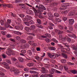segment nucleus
Masks as SVG:
<instances>
[{
	"mask_svg": "<svg viewBox=\"0 0 77 77\" xmlns=\"http://www.w3.org/2000/svg\"><path fill=\"white\" fill-rule=\"evenodd\" d=\"M61 55L65 59H67L68 58V56H67V55H66L65 54L63 53L61 54Z\"/></svg>",
	"mask_w": 77,
	"mask_h": 77,
	"instance_id": "12",
	"label": "nucleus"
},
{
	"mask_svg": "<svg viewBox=\"0 0 77 77\" xmlns=\"http://www.w3.org/2000/svg\"><path fill=\"white\" fill-rule=\"evenodd\" d=\"M36 26L37 27H39V28H41V29H43V26H42L41 25H40L39 26H38V25H37Z\"/></svg>",
	"mask_w": 77,
	"mask_h": 77,
	"instance_id": "56",
	"label": "nucleus"
},
{
	"mask_svg": "<svg viewBox=\"0 0 77 77\" xmlns=\"http://www.w3.org/2000/svg\"><path fill=\"white\" fill-rule=\"evenodd\" d=\"M4 75H5V73L1 72L0 73V77H5Z\"/></svg>",
	"mask_w": 77,
	"mask_h": 77,
	"instance_id": "30",
	"label": "nucleus"
},
{
	"mask_svg": "<svg viewBox=\"0 0 77 77\" xmlns=\"http://www.w3.org/2000/svg\"><path fill=\"white\" fill-rule=\"evenodd\" d=\"M74 23V20L73 19L69 20V23L70 25H72Z\"/></svg>",
	"mask_w": 77,
	"mask_h": 77,
	"instance_id": "6",
	"label": "nucleus"
},
{
	"mask_svg": "<svg viewBox=\"0 0 77 77\" xmlns=\"http://www.w3.org/2000/svg\"><path fill=\"white\" fill-rule=\"evenodd\" d=\"M10 70L11 72H14V74H18L19 73V70L18 69H16L14 68H10Z\"/></svg>",
	"mask_w": 77,
	"mask_h": 77,
	"instance_id": "4",
	"label": "nucleus"
},
{
	"mask_svg": "<svg viewBox=\"0 0 77 77\" xmlns=\"http://www.w3.org/2000/svg\"><path fill=\"white\" fill-rule=\"evenodd\" d=\"M54 72H55L57 74H60L61 73L60 71L57 70L53 68L51 69V70L49 71L50 74H53Z\"/></svg>",
	"mask_w": 77,
	"mask_h": 77,
	"instance_id": "2",
	"label": "nucleus"
},
{
	"mask_svg": "<svg viewBox=\"0 0 77 77\" xmlns=\"http://www.w3.org/2000/svg\"><path fill=\"white\" fill-rule=\"evenodd\" d=\"M19 15L20 17H21V18L24 17V15L23 14H20Z\"/></svg>",
	"mask_w": 77,
	"mask_h": 77,
	"instance_id": "46",
	"label": "nucleus"
},
{
	"mask_svg": "<svg viewBox=\"0 0 77 77\" xmlns=\"http://www.w3.org/2000/svg\"><path fill=\"white\" fill-rule=\"evenodd\" d=\"M48 15L49 16V17H52V14H51V13L50 12H48Z\"/></svg>",
	"mask_w": 77,
	"mask_h": 77,
	"instance_id": "55",
	"label": "nucleus"
},
{
	"mask_svg": "<svg viewBox=\"0 0 77 77\" xmlns=\"http://www.w3.org/2000/svg\"><path fill=\"white\" fill-rule=\"evenodd\" d=\"M0 30H5V28L3 27L2 26L0 27Z\"/></svg>",
	"mask_w": 77,
	"mask_h": 77,
	"instance_id": "64",
	"label": "nucleus"
},
{
	"mask_svg": "<svg viewBox=\"0 0 77 77\" xmlns=\"http://www.w3.org/2000/svg\"><path fill=\"white\" fill-rule=\"evenodd\" d=\"M75 13L72 11H70L69 13V16H72V15H74Z\"/></svg>",
	"mask_w": 77,
	"mask_h": 77,
	"instance_id": "17",
	"label": "nucleus"
},
{
	"mask_svg": "<svg viewBox=\"0 0 77 77\" xmlns=\"http://www.w3.org/2000/svg\"><path fill=\"white\" fill-rule=\"evenodd\" d=\"M35 12H36L37 13H38V14H39V15H42V13L41 12V11H40L39 10H37V11H35Z\"/></svg>",
	"mask_w": 77,
	"mask_h": 77,
	"instance_id": "36",
	"label": "nucleus"
},
{
	"mask_svg": "<svg viewBox=\"0 0 77 77\" xmlns=\"http://www.w3.org/2000/svg\"><path fill=\"white\" fill-rule=\"evenodd\" d=\"M17 33V32H14L16 34H17L18 35H21V33L20 32H17V33Z\"/></svg>",
	"mask_w": 77,
	"mask_h": 77,
	"instance_id": "54",
	"label": "nucleus"
},
{
	"mask_svg": "<svg viewBox=\"0 0 77 77\" xmlns=\"http://www.w3.org/2000/svg\"><path fill=\"white\" fill-rule=\"evenodd\" d=\"M11 15H12V17H16V15L15 14H14L12 12H11Z\"/></svg>",
	"mask_w": 77,
	"mask_h": 77,
	"instance_id": "59",
	"label": "nucleus"
},
{
	"mask_svg": "<svg viewBox=\"0 0 77 77\" xmlns=\"http://www.w3.org/2000/svg\"><path fill=\"white\" fill-rule=\"evenodd\" d=\"M12 5H7H7L6 6H7V7H8V8H12Z\"/></svg>",
	"mask_w": 77,
	"mask_h": 77,
	"instance_id": "49",
	"label": "nucleus"
},
{
	"mask_svg": "<svg viewBox=\"0 0 77 77\" xmlns=\"http://www.w3.org/2000/svg\"><path fill=\"white\" fill-rule=\"evenodd\" d=\"M60 69H63V67L62 66H60Z\"/></svg>",
	"mask_w": 77,
	"mask_h": 77,
	"instance_id": "63",
	"label": "nucleus"
},
{
	"mask_svg": "<svg viewBox=\"0 0 77 77\" xmlns=\"http://www.w3.org/2000/svg\"><path fill=\"white\" fill-rule=\"evenodd\" d=\"M69 12V10H66V11H63L62 12V14H68V12Z\"/></svg>",
	"mask_w": 77,
	"mask_h": 77,
	"instance_id": "23",
	"label": "nucleus"
},
{
	"mask_svg": "<svg viewBox=\"0 0 77 77\" xmlns=\"http://www.w3.org/2000/svg\"><path fill=\"white\" fill-rule=\"evenodd\" d=\"M77 38V36H76V35L75 34H73L72 35V39H75V38Z\"/></svg>",
	"mask_w": 77,
	"mask_h": 77,
	"instance_id": "45",
	"label": "nucleus"
},
{
	"mask_svg": "<svg viewBox=\"0 0 77 77\" xmlns=\"http://www.w3.org/2000/svg\"><path fill=\"white\" fill-rule=\"evenodd\" d=\"M70 72H72V73L75 74H76L77 73V71L75 70H70Z\"/></svg>",
	"mask_w": 77,
	"mask_h": 77,
	"instance_id": "16",
	"label": "nucleus"
},
{
	"mask_svg": "<svg viewBox=\"0 0 77 77\" xmlns=\"http://www.w3.org/2000/svg\"><path fill=\"white\" fill-rule=\"evenodd\" d=\"M61 62L63 63H66V60L65 59H63L61 60Z\"/></svg>",
	"mask_w": 77,
	"mask_h": 77,
	"instance_id": "29",
	"label": "nucleus"
},
{
	"mask_svg": "<svg viewBox=\"0 0 77 77\" xmlns=\"http://www.w3.org/2000/svg\"><path fill=\"white\" fill-rule=\"evenodd\" d=\"M25 30H26V31H27V32H30V28H29V27H27V26H26L25 27Z\"/></svg>",
	"mask_w": 77,
	"mask_h": 77,
	"instance_id": "15",
	"label": "nucleus"
},
{
	"mask_svg": "<svg viewBox=\"0 0 77 77\" xmlns=\"http://www.w3.org/2000/svg\"><path fill=\"white\" fill-rule=\"evenodd\" d=\"M16 38V39H17V40H18V41H20V39H21L20 37L18 36H17Z\"/></svg>",
	"mask_w": 77,
	"mask_h": 77,
	"instance_id": "57",
	"label": "nucleus"
},
{
	"mask_svg": "<svg viewBox=\"0 0 77 77\" xmlns=\"http://www.w3.org/2000/svg\"><path fill=\"white\" fill-rule=\"evenodd\" d=\"M68 4H69V3H64L62 5V7L64 8H63L64 9H66V8H67V7L69 6Z\"/></svg>",
	"mask_w": 77,
	"mask_h": 77,
	"instance_id": "8",
	"label": "nucleus"
},
{
	"mask_svg": "<svg viewBox=\"0 0 77 77\" xmlns=\"http://www.w3.org/2000/svg\"><path fill=\"white\" fill-rule=\"evenodd\" d=\"M50 48L51 50H56V48L54 47H50Z\"/></svg>",
	"mask_w": 77,
	"mask_h": 77,
	"instance_id": "38",
	"label": "nucleus"
},
{
	"mask_svg": "<svg viewBox=\"0 0 77 77\" xmlns=\"http://www.w3.org/2000/svg\"><path fill=\"white\" fill-rule=\"evenodd\" d=\"M48 56L50 57V58H51V59H55V58H56L57 57H59V56H60L61 55L60 54H51L50 53H48L47 54Z\"/></svg>",
	"mask_w": 77,
	"mask_h": 77,
	"instance_id": "1",
	"label": "nucleus"
},
{
	"mask_svg": "<svg viewBox=\"0 0 77 77\" xmlns=\"http://www.w3.org/2000/svg\"><path fill=\"white\" fill-rule=\"evenodd\" d=\"M54 16L55 18H57V17H59L60 16V15L58 13H55L54 14Z\"/></svg>",
	"mask_w": 77,
	"mask_h": 77,
	"instance_id": "13",
	"label": "nucleus"
},
{
	"mask_svg": "<svg viewBox=\"0 0 77 77\" xmlns=\"http://www.w3.org/2000/svg\"><path fill=\"white\" fill-rule=\"evenodd\" d=\"M6 54H8V56H11V55H12L11 53H10V52H9L7 51L6 52Z\"/></svg>",
	"mask_w": 77,
	"mask_h": 77,
	"instance_id": "48",
	"label": "nucleus"
},
{
	"mask_svg": "<svg viewBox=\"0 0 77 77\" xmlns=\"http://www.w3.org/2000/svg\"><path fill=\"white\" fill-rule=\"evenodd\" d=\"M37 21L39 24H41V20L39 19H37Z\"/></svg>",
	"mask_w": 77,
	"mask_h": 77,
	"instance_id": "26",
	"label": "nucleus"
},
{
	"mask_svg": "<svg viewBox=\"0 0 77 77\" xmlns=\"http://www.w3.org/2000/svg\"><path fill=\"white\" fill-rule=\"evenodd\" d=\"M61 39L63 41H66V37L62 38Z\"/></svg>",
	"mask_w": 77,
	"mask_h": 77,
	"instance_id": "51",
	"label": "nucleus"
},
{
	"mask_svg": "<svg viewBox=\"0 0 77 77\" xmlns=\"http://www.w3.org/2000/svg\"><path fill=\"white\" fill-rule=\"evenodd\" d=\"M29 23H31L30 24H34V22L32 20H31L30 19H29V21L28 22Z\"/></svg>",
	"mask_w": 77,
	"mask_h": 77,
	"instance_id": "25",
	"label": "nucleus"
},
{
	"mask_svg": "<svg viewBox=\"0 0 77 77\" xmlns=\"http://www.w3.org/2000/svg\"><path fill=\"white\" fill-rule=\"evenodd\" d=\"M42 73H45L46 72V70H45V68L44 67L42 68Z\"/></svg>",
	"mask_w": 77,
	"mask_h": 77,
	"instance_id": "22",
	"label": "nucleus"
},
{
	"mask_svg": "<svg viewBox=\"0 0 77 77\" xmlns=\"http://www.w3.org/2000/svg\"><path fill=\"white\" fill-rule=\"evenodd\" d=\"M6 23H7L8 24H10L11 23V20H10V19H8L7 20V22Z\"/></svg>",
	"mask_w": 77,
	"mask_h": 77,
	"instance_id": "42",
	"label": "nucleus"
},
{
	"mask_svg": "<svg viewBox=\"0 0 77 77\" xmlns=\"http://www.w3.org/2000/svg\"><path fill=\"white\" fill-rule=\"evenodd\" d=\"M31 27L32 29H35V25H31Z\"/></svg>",
	"mask_w": 77,
	"mask_h": 77,
	"instance_id": "52",
	"label": "nucleus"
},
{
	"mask_svg": "<svg viewBox=\"0 0 77 77\" xmlns=\"http://www.w3.org/2000/svg\"><path fill=\"white\" fill-rule=\"evenodd\" d=\"M20 41L22 43H26V41L23 39L21 40Z\"/></svg>",
	"mask_w": 77,
	"mask_h": 77,
	"instance_id": "32",
	"label": "nucleus"
},
{
	"mask_svg": "<svg viewBox=\"0 0 77 77\" xmlns=\"http://www.w3.org/2000/svg\"><path fill=\"white\" fill-rule=\"evenodd\" d=\"M15 27V29H16L17 30H20V27L19 26H16Z\"/></svg>",
	"mask_w": 77,
	"mask_h": 77,
	"instance_id": "37",
	"label": "nucleus"
},
{
	"mask_svg": "<svg viewBox=\"0 0 77 77\" xmlns=\"http://www.w3.org/2000/svg\"><path fill=\"white\" fill-rule=\"evenodd\" d=\"M6 62L7 63H9L10 64H11V60H6Z\"/></svg>",
	"mask_w": 77,
	"mask_h": 77,
	"instance_id": "39",
	"label": "nucleus"
},
{
	"mask_svg": "<svg viewBox=\"0 0 77 77\" xmlns=\"http://www.w3.org/2000/svg\"><path fill=\"white\" fill-rule=\"evenodd\" d=\"M24 24H26V26H30V24L29 23V22H24Z\"/></svg>",
	"mask_w": 77,
	"mask_h": 77,
	"instance_id": "21",
	"label": "nucleus"
},
{
	"mask_svg": "<svg viewBox=\"0 0 77 77\" xmlns=\"http://www.w3.org/2000/svg\"><path fill=\"white\" fill-rule=\"evenodd\" d=\"M7 50H8L7 51L8 52H9V53H12V49H11L10 48L7 49Z\"/></svg>",
	"mask_w": 77,
	"mask_h": 77,
	"instance_id": "28",
	"label": "nucleus"
},
{
	"mask_svg": "<svg viewBox=\"0 0 77 77\" xmlns=\"http://www.w3.org/2000/svg\"><path fill=\"white\" fill-rule=\"evenodd\" d=\"M32 17L29 16L27 15L26 16V17L23 19V21H27L29 22L30 19Z\"/></svg>",
	"mask_w": 77,
	"mask_h": 77,
	"instance_id": "5",
	"label": "nucleus"
},
{
	"mask_svg": "<svg viewBox=\"0 0 77 77\" xmlns=\"http://www.w3.org/2000/svg\"><path fill=\"white\" fill-rule=\"evenodd\" d=\"M12 60H13V61H16L17 60V59L14 58H12Z\"/></svg>",
	"mask_w": 77,
	"mask_h": 77,
	"instance_id": "62",
	"label": "nucleus"
},
{
	"mask_svg": "<svg viewBox=\"0 0 77 77\" xmlns=\"http://www.w3.org/2000/svg\"><path fill=\"white\" fill-rule=\"evenodd\" d=\"M24 48H29V44L28 43H26L24 45Z\"/></svg>",
	"mask_w": 77,
	"mask_h": 77,
	"instance_id": "14",
	"label": "nucleus"
},
{
	"mask_svg": "<svg viewBox=\"0 0 77 77\" xmlns=\"http://www.w3.org/2000/svg\"><path fill=\"white\" fill-rule=\"evenodd\" d=\"M64 68L65 69V70H66L67 71V70H68V68L67 65H64Z\"/></svg>",
	"mask_w": 77,
	"mask_h": 77,
	"instance_id": "33",
	"label": "nucleus"
},
{
	"mask_svg": "<svg viewBox=\"0 0 77 77\" xmlns=\"http://www.w3.org/2000/svg\"><path fill=\"white\" fill-rule=\"evenodd\" d=\"M67 64H68V65H72L74 64L73 63H71L70 62H68L67 63Z\"/></svg>",
	"mask_w": 77,
	"mask_h": 77,
	"instance_id": "53",
	"label": "nucleus"
},
{
	"mask_svg": "<svg viewBox=\"0 0 77 77\" xmlns=\"http://www.w3.org/2000/svg\"><path fill=\"white\" fill-rule=\"evenodd\" d=\"M29 72L31 74H36L32 75V77H38L39 72L34 71H30Z\"/></svg>",
	"mask_w": 77,
	"mask_h": 77,
	"instance_id": "3",
	"label": "nucleus"
},
{
	"mask_svg": "<svg viewBox=\"0 0 77 77\" xmlns=\"http://www.w3.org/2000/svg\"><path fill=\"white\" fill-rule=\"evenodd\" d=\"M27 66L30 67V66H33V63H29L27 64Z\"/></svg>",
	"mask_w": 77,
	"mask_h": 77,
	"instance_id": "20",
	"label": "nucleus"
},
{
	"mask_svg": "<svg viewBox=\"0 0 77 77\" xmlns=\"http://www.w3.org/2000/svg\"><path fill=\"white\" fill-rule=\"evenodd\" d=\"M15 65L17 66V67H18V68H23L24 66L23 65H20V63L18 62H16L15 63Z\"/></svg>",
	"mask_w": 77,
	"mask_h": 77,
	"instance_id": "9",
	"label": "nucleus"
},
{
	"mask_svg": "<svg viewBox=\"0 0 77 77\" xmlns=\"http://www.w3.org/2000/svg\"><path fill=\"white\" fill-rule=\"evenodd\" d=\"M21 2V0H16L15 2L16 3H20Z\"/></svg>",
	"mask_w": 77,
	"mask_h": 77,
	"instance_id": "47",
	"label": "nucleus"
},
{
	"mask_svg": "<svg viewBox=\"0 0 77 77\" xmlns=\"http://www.w3.org/2000/svg\"><path fill=\"white\" fill-rule=\"evenodd\" d=\"M0 70L1 71H2V72H6V70L3 69V68H1L0 69Z\"/></svg>",
	"mask_w": 77,
	"mask_h": 77,
	"instance_id": "31",
	"label": "nucleus"
},
{
	"mask_svg": "<svg viewBox=\"0 0 77 77\" xmlns=\"http://www.w3.org/2000/svg\"><path fill=\"white\" fill-rule=\"evenodd\" d=\"M21 52L23 54H25L26 53V51L24 50H21Z\"/></svg>",
	"mask_w": 77,
	"mask_h": 77,
	"instance_id": "35",
	"label": "nucleus"
},
{
	"mask_svg": "<svg viewBox=\"0 0 77 77\" xmlns=\"http://www.w3.org/2000/svg\"><path fill=\"white\" fill-rule=\"evenodd\" d=\"M27 53H29L30 55H32V51L30 50H28L27 51Z\"/></svg>",
	"mask_w": 77,
	"mask_h": 77,
	"instance_id": "34",
	"label": "nucleus"
},
{
	"mask_svg": "<svg viewBox=\"0 0 77 77\" xmlns=\"http://www.w3.org/2000/svg\"><path fill=\"white\" fill-rule=\"evenodd\" d=\"M18 60L21 62H23L24 61V59L23 58H21V57H19L18 58Z\"/></svg>",
	"mask_w": 77,
	"mask_h": 77,
	"instance_id": "18",
	"label": "nucleus"
},
{
	"mask_svg": "<svg viewBox=\"0 0 77 77\" xmlns=\"http://www.w3.org/2000/svg\"><path fill=\"white\" fill-rule=\"evenodd\" d=\"M9 44L10 45V47L11 48H13L15 46V44L12 42L10 43Z\"/></svg>",
	"mask_w": 77,
	"mask_h": 77,
	"instance_id": "10",
	"label": "nucleus"
},
{
	"mask_svg": "<svg viewBox=\"0 0 77 77\" xmlns=\"http://www.w3.org/2000/svg\"><path fill=\"white\" fill-rule=\"evenodd\" d=\"M55 21L57 22H58L59 23L62 21V20H60V19L57 18H55Z\"/></svg>",
	"mask_w": 77,
	"mask_h": 77,
	"instance_id": "27",
	"label": "nucleus"
},
{
	"mask_svg": "<svg viewBox=\"0 0 77 77\" xmlns=\"http://www.w3.org/2000/svg\"><path fill=\"white\" fill-rule=\"evenodd\" d=\"M5 27L6 28H8L9 27L10 29H13V27L10 26L9 23H5Z\"/></svg>",
	"mask_w": 77,
	"mask_h": 77,
	"instance_id": "7",
	"label": "nucleus"
},
{
	"mask_svg": "<svg viewBox=\"0 0 77 77\" xmlns=\"http://www.w3.org/2000/svg\"><path fill=\"white\" fill-rule=\"evenodd\" d=\"M2 56L4 59H6V55L4 54H2Z\"/></svg>",
	"mask_w": 77,
	"mask_h": 77,
	"instance_id": "44",
	"label": "nucleus"
},
{
	"mask_svg": "<svg viewBox=\"0 0 77 77\" xmlns=\"http://www.w3.org/2000/svg\"><path fill=\"white\" fill-rule=\"evenodd\" d=\"M37 51H41V48H37L36 49Z\"/></svg>",
	"mask_w": 77,
	"mask_h": 77,
	"instance_id": "61",
	"label": "nucleus"
},
{
	"mask_svg": "<svg viewBox=\"0 0 77 77\" xmlns=\"http://www.w3.org/2000/svg\"><path fill=\"white\" fill-rule=\"evenodd\" d=\"M38 17L41 19H44V17L43 16H41V15L40 14H38Z\"/></svg>",
	"mask_w": 77,
	"mask_h": 77,
	"instance_id": "43",
	"label": "nucleus"
},
{
	"mask_svg": "<svg viewBox=\"0 0 77 77\" xmlns=\"http://www.w3.org/2000/svg\"><path fill=\"white\" fill-rule=\"evenodd\" d=\"M62 33H63V31L59 30L58 35H60V34H62Z\"/></svg>",
	"mask_w": 77,
	"mask_h": 77,
	"instance_id": "50",
	"label": "nucleus"
},
{
	"mask_svg": "<svg viewBox=\"0 0 77 77\" xmlns=\"http://www.w3.org/2000/svg\"><path fill=\"white\" fill-rule=\"evenodd\" d=\"M1 64H3V65H5V66H6V67H8L9 66V64L8 63H7L6 62H3L2 63H1Z\"/></svg>",
	"mask_w": 77,
	"mask_h": 77,
	"instance_id": "19",
	"label": "nucleus"
},
{
	"mask_svg": "<svg viewBox=\"0 0 77 77\" xmlns=\"http://www.w3.org/2000/svg\"><path fill=\"white\" fill-rule=\"evenodd\" d=\"M35 59L38 61H41V60H42V58L41 57H39L38 56H36L35 57Z\"/></svg>",
	"mask_w": 77,
	"mask_h": 77,
	"instance_id": "11",
	"label": "nucleus"
},
{
	"mask_svg": "<svg viewBox=\"0 0 77 77\" xmlns=\"http://www.w3.org/2000/svg\"><path fill=\"white\" fill-rule=\"evenodd\" d=\"M58 27L60 30H63V26L62 25H58Z\"/></svg>",
	"mask_w": 77,
	"mask_h": 77,
	"instance_id": "24",
	"label": "nucleus"
},
{
	"mask_svg": "<svg viewBox=\"0 0 77 77\" xmlns=\"http://www.w3.org/2000/svg\"><path fill=\"white\" fill-rule=\"evenodd\" d=\"M53 41L55 43H58V41H57V40H56V39L54 38L53 39Z\"/></svg>",
	"mask_w": 77,
	"mask_h": 77,
	"instance_id": "58",
	"label": "nucleus"
},
{
	"mask_svg": "<svg viewBox=\"0 0 77 77\" xmlns=\"http://www.w3.org/2000/svg\"><path fill=\"white\" fill-rule=\"evenodd\" d=\"M10 41H12V42H15V40L14 39H12V38H10Z\"/></svg>",
	"mask_w": 77,
	"mask_h": 77,
	"instance_id": "60",
	"label": "nucleus"
},
{
	"mask_svg": "<svg viewBox=\"0 0 77 77\" xmlns=\"http://www.w3.org/2000/svg\"><path fill=\"white\" fill-rule=\"evenodd\" d=\"M40 9H42L43 10L45 11V10H46V8H45V7L44 6V5H43L42 7H41Z\"/></svg>",
	"mask_w": 77,
	"mask_h": 77,
	"instance_id": "40",
	"label": "nucleus"
},
{
	"mask_svg": "<svg viewBox=\"0 0 77 77\" xmlns=\"http://www.w3.org/2000/svg\"><path fill=\"white\" fill-rule=\"evenodd\" d=\"M1 25L2 26H3V25H4V24H5V22H4V21L3 20H1Z\"/></svg>",
	"mask_w": 77,
	"mask_h": 77,
	"instance_id": "41",
	"label": "nucleus"
}]
</instances>
